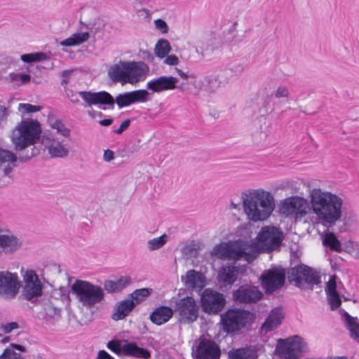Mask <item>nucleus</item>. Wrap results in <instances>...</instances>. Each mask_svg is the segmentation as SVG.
Masks as SVG:
<instances>
[{"mask_svg": "<svg viewBox=\"0 0 359 359\" xmlns=\"http://www.w3.org/2000/svg\"><path fill=\"white\" fill-rule=\"evenodd\" d=\"M201 302L205 313L217 314L223 309L226 299L222 293L207 288L201 294Z\"/></svg>", "mask_w": 359, "mask_h": 359, "instance_id": "obj_15", "label": "nucleus"}, {"mask_svg": "<svg viewBox=\"0 0 359 359\" xmlns=\"http://www.w3.org/2000/svg\"><path fill=\"white\" fill-rule=\"evenodd\" d=\"M178 79L174 76H161L153 79L147 83V88L154 93H161L165 90L180 88L176 84Z\"/></svg>", "mask_w": 359, "mask_h": 359, "instance_id": "obj_20", "label": "nucleus"}, {"mask_svg": "<svg viewBox=\"0 0 359 359\" xmlns=\"http://www.w3.org/2000/svg\"><path fill=\"white\" fill-rule=\"evenodd\" d=\"M344 317L346 328L350 332L351 337L359 342V323L357 318H353L344 311Z\"/></svg>", "mask_w": 359, "mask_h": 359, "instance_id": "obj_33", "label": "nucleus"}, {"mask_svg": "<svg viewBox=\"0 0 359 359\" xmlns=\"http://www.w3.org/2000/svg\"><path fill=\"white\" fill-rule=\"evenodd\" d=\"M70 93H71V94L67 93V96L70 99V101L74 104L78 103L79 102V100L78 99L76 95L75 94H74V93L72 91Z\"/></svg>", "mask_w": 359, "mask_h": 359, "instance_id": "obj_60", "label": "nucleus"}, {"mask_svg": "<svg viewBox=\"0 0 359 359\" xmlns=\"http://www.w3.org/2000/svg\"><path fill=\"white\" fill-rule=\"evenodd\" d=\"M154 23L156 29L160 30L162 33L165 34L168 32V26L163 20L157 19L155 20Z\"/></svg>", "mask_w": 359, "mask_h": 359, "instance_id": "obj_52", "label": "nucleus"}, {"mask_svg": "<svg viewBox=\"0 0 359 359\" xmlns=\"http://www.w3.org/2000/svg\"><path fill=\"white\" fill-rule=\"evenodd\" d=\"M283 233L273 226L262 227L255 243L257 250L255 252H271L279 247L282 242Z\"/></svg>", "mask_w": 359, "mask_h": 359, "instance_id": "obj_11", "label": "nucleus"}, {"mask_svg": "<svg viewBox=\"0 0 359 359\" xmlns=\"http://www.w3.org/2000/svg\"><path fill=\"white\" fill-rule=\"evenodd\" d=\"M325 292L327 293V295H330L333 294L338 293L337 291V283L335 280V276H332L330 278V279L328 280L326 285L325 287Z\"/></svg>", "mask_w": 359, "mask_h": 359, "instance_id": "obj_46", "label": "nucleus"}, {"mask_svg": "<svg viewBox=\"0 0 359 359\" xmlns=\"http://www.w3.org/2000/svg\"><path fill=\"white\" fill-rule=\"evenodd\" d=\"M21 60L25 62H32L42 60H46L48 57L44 53H34L29 54H23L20 57Z\"/></svg>", "mask_w": 359, "mask_h": 359, "instance_id": "obj_38", "label": "nucleus"}, {"mask_svg": "<svg viewBox=\"0 0 359 359\" xmlns=\"http://www.w3.org/2000/svg\"><path fill=\"white\" fill-rule=\"evenodd\" d=\"M18 327L19 325L16 322L8 323L1 326V328L5 333H10L11 331L18 329Z\"/></svg>", "mask_w": 359, "mask_h": 359, "instance_id": "obj_53", "label": "nucleus"}, {"mask_svg": "<svg viewBox=\"0 0 359 359\" xmlns=\"http://www.w3.org/2000/svg\"><path fill=\"white\" fill-rule=\"evenodd\" d=\"M123 345L120 341L112 340L108 342L107 347L114 353H122Z\"/></svg>", "mask_w": 359, "mask_h": 359, "instance_id": "obj_49", "label": "nucleus"}, {"mask_svg": "<svg viewBox=\"0 0 359 359\" xmlns=\"http://www.w3.org/2000/svg\"><path fill=\"white\" fill-rule=\"evenodd\" d=\"M130 123V120L129 118L125 120L121 123L119 128L117 130H115L114 132L116 134H121L125 130H126Z\"/></svg>", "mask_w": 359, "mask_h": 359, "instance_id": "obj_54", "label": "nucleus"}, {"mask_svg": "<svg viewBox=\"0 0 359 359\" xmlns=\"http://www.w3.org/2000/svg\"><path fill=\"white\" fill-rule=\"evenodd\" d=\"M21 282L16 273L0 271V299L12 300L19 292Z\"/></svg>", "mask_w": 359, "mask_h": 359, "instance_id": "obj_12", "label": "nucleus"}, {"mask_svg": "<svg viewBox=\"0 0 359 359\" xmlns=\"http://www.w3.org/2000/svg\"><path fill=\"white\" fill-rule=\"evenodd\" d=\"M205 81L209 84L210 88L215 89L221 86L220 84L218 83L216 74L207 76Z\"/></svg>", "mask_w": 359, "mask_h": 359, "instance_id": "obj_51", "label": "nucleus"}, {"mask_svg": "<svg viewBox=\"0 0 359 359\" xmlns=\"http://www.w3.org/2000/svg\"><path fill=\"white\" fill-rule=\"evenodd\" d=\"M72 72H73V70H72V69L65 70V71L62 72L61 76L63 77L64 79H67L68 77H69L72 75Z\"/></svg>", "mask_w": 359, "mask_h": 359, "instance_id": "obj_62", "label": "nucleus"}, {"mask_svg": "<svg viewBox=\"0 0 359 359\" xmlns=\"http://www.w3.org/2000/svg\"><path fill=\"white\" fill-rule=\"evenodd\" d=\"M53 128L56 129L58 133H60L64 137H68L70 134V130L65 128L64 124L60 120H55L53 123H50Z\"/></svg>", "mask_w": 359, "mask_h": 359, "instance_id": "obj_41", "label": "nucleus"}, {"mask_svg": "<svg viewBox=\"0 0 359 359\" xmlns=\"http://www.w3.org/2000/svg\"><path fill=\"white\" fill-rule=\"evenodd\" d=\"M283 318V316L280 309H273L262 325V331L266 333L276 329L280 325Z\"/></svg>", "mask_w": 359, "mask_h": 359, "instance_id": "obj_28", "label": "nucleus"}, {"mask_svg": "<svg viewBox=\"0 0 359 359\" xmlns=\"http://www.w3.org/2000/svg\"><path fill=\"white\" fill-rule=\"evenodd\" d=\"M79 95L84 102L83 107L89 108L87 113L92 118L96 116L102 118L104 116L102 112L94 110L92 108L93 105H108L111 109L114 108V98L107 91H79Z\"/></svg>", "mask_w": 359, "mask_h": 359, "instance_id": "obj_10", "label": "nucleus"}, {"mask_svg": "<svg viewBox=\"0 0 359 359\" xmlns=\"http://www.w3.org/2000/svg\"><path fill=\"white\" fill-rule=\"evenodd\" d=\"M0 359H24L22 355L14 351L13 348H6L0 355Z\"/></svg>", "mask_w": 359, "mask_h": 359, "instance_id": "obj_42", "label": "nucleus"}, {"mask_svg": "<svg viewBox=\"0 0 359 359\" xmlns=\"http://www.w3.org/2000/svg\"><path fill=\"white\" fill-rule=\"evenodd\" d=\"M262 293L253 285H243L233 293V299L241 304L255 303L261 299Z\"/></svg>", "mask_w": 359, "mask_h": 359, "instance_id": "obj_18", "label": "nucleus"}, {"mask_svg": "<svg viewBox=\"0 0 359 359\" xmlns=\"http://www.w3.org/2000/svg\"><path fill=\"white\" fill-rule=\"evenodd\" d=\"M248 244L238 241H228L216 245L211 254L222 259L239 260L245 257L248 262L253 260L257 255V252H248Z\"/></svg>", "mask_w": 359, "mask_h": 359, "instance_id": "obj_6", "label": "nucleus"}, {"mask_svg": "<svg viewBox=\"0 0 359 359\" xmlns=\"http://www.w3.org/2000/svg\"><path fill=\"white\" fill-rule=\"evenodd\" d=\"M327 297L332 310L338 309L341 303L339 294L336 293L328 295Z\"/></svg>", "mask_w": 359, "mask_h": 359, "instance_id": "obj_48", "label": "nucleus"}, {"mask_svg": "<svg viewBox=\"0 0 359 359\" xmlns=\"http://www.w3.org/2000/svg\"><path fill=\"white\" fill-rule=\"evenodd\" d=\"M260 280L266 293L271 294L285 284V270L282 268L266 270L261 276Z\"/></svg>", "mask_w": 359, "mask_h": 359, "instance_id": "obj_16", "label": "nucleus"}, {"mask_svg": "<svg viewBox=\"0 0 359 359\" xmlns=\"http://www.w3.org/2000/svg\"><path fill=\"white\" fill-rule=\"evenodd\" d=\"M252 314L243 309H229L220 316L222 330L226 334H236L252 320Z\"/></svg>", "mask_w": 359, "mask_h": 359, "instance_id": "obj_7", "label": "nucleus"}, {"mask_svg": "<svg viewBox=\"0 0 359 359\" xmlns=\"http://www.w3.org/2000/svg\"><path fill=\"white\" fill-rule=\"evenodd\" d=\"M182 280L186 287L196 291H201L205 286V276L194 269L188 271L185 277L182 276Z\"/></svg>", "mask_w": 359, "mask_h": 359, "instance_id": "obj_23", "label": "nucleus"}, {"mask_svg": "<svg viewBox=\"0 0 359 359\" xmlns=\"http://www.w3.org/2000/svg\"><path fill=\"white\" fill-rule=\"evenodd\" d=\"M237 272L234 266L222 267L218 273V281L225 286L231 285L237 279Z\"/></svg>", "mask_w": 359, "mask_h": 359, "instance_id": "obj_30", "label": "nucleus"}, {"mask_svg": "<svg viewBox=\"0 0 359 359\" xmlns=\"http://www.w3.org/2000/svg\"><path fill=\"white\" fill-rule=\"evenodd\" d=\"M244 65L241 62H233L229 65V70L235 75H241L244 71Z\"/></svg>", "mask_w": 359, "mask_h": 359, "instance_id": "obj_44", "label": "nucleus"}, {"mask_svg": "<svg viewBox=\"0 0 359 359\" xmlns=\"http://www.w3.org/2000/svg\"><path fill=\"white\" fill-rule=\"evenodd\" d=\"M17 157L10 151L0 147V164L6 162H15Z\"/></svg>", "mask_w": 359, "mask_h": 359, "instance_id": "obj_40", "label": "nucleus"}, {"mask_svg": "<svg viewBox=\"0 0 359 359\" xmlns=\"http://www.w3.org/2000/svg\"><path fill=\"white\" fill-rule=\"evenodd\" d=\"M175 311L181 324H190L198 319L199 307L193 297H186L175 302Z\"/></svg>", "mask_w": 359, "mask_h": 359, "instance_id": "obj_13", "label": "nucleus"}, {"mask_svg": "<svg viewBox=\"0 0 359 359\" xmlns=\"http://www.w3.org/2000/svg\"><path fill=\"white\" fill-rule=\"evenodd\" d=\"M288 279L302 289L312 290L314 285L321 283L318 272L304 264L292 268L288 272Z\"/></svg>", "mask_w": 359, "mask_h": 359, "instance_id": "obj_9", "label": "nucleus"}, {"mask_svg": "<svg viewBox=\"0 0 359 359\" xmlns=\"http://www.w3.org/2000/svg\"><path fill=\"white\" fill-rule=\"evenodd\" d=\"M41 107L38 105H33L29 103H20L18 106L20 111L26 113H33L41 110Z\"/></svg>", "mask_w": 359, "mask_h": 359, "instance_id": "obj_43", "label": "nucleus"}, {"mask_svg": "<svg viewBox=\"0 0 359 359\" xmlns=\"http://www.w3.org/2000/svg\"><path fill=\"white\" fill-rule=\"evenodd\" d=\"M328 359H348L346 356H335V357H331Z\"/></svg>", "mask_w": 359, "mask_h": 359, "instance_id": "obj_64", "label": "nucleus"}, {"mask_svg": "<svg viewBox=\"0 0 359 359\" xmlns=\"http://www.w3.org/2000/svg\"><path fill=\"white\" fill-rule=\"evenodd\" d=\"M196 359H219L220 349L213 341L202 339L196 351Z\"/></svg>", "mask_w": 359, "mask_h": 359, "instance_id": "obj_21", "label": "nucleus"}, {"mask_svg": "<svg viewBox=\"0 0 359 359\" xmlns=\"http://www.w3.org/2000/svg\"><path fill=\"white\" fill-rule=\"evenodd\" d=\"M308 208L307 201L302 197H291L286 198L282 204V211L287 215H294L297 218L306 215Z\"/></svg>", "mask_w": 359, "mask_h": 359, "instance_id": "obj_17", "label": "nucleus"}, {"mask_svg": "<svg viewBox=\"0 0 359 359\" xmlns=\"http://www.w3.org/2000/svg\"><path fill=\"white\" fill-rule=\"evenodd\" d=\"M114 158V151L110 149H107L104 152L103 159L106 162H109Z\"/></svg>", "mask_w": 359, "mask_h": 359, "instance_id": "obj_56", "label": "nucleus"}, {"mask_svg": "<svg viewBox=\"0 0 359 359\" xmlns=\"http://www.w3.org/2000/svg\"><path fill=\"white\" fill-rule=\"evenodd\" d=\"M176 71L178 74V75L182 77V79H187L189 76L187 74V73H185L182 70H181L180 69H178V68H176Z\"/></svg>", "mask_w": 359, "mask_h": 359, "instance_id": "obj_63", "label": "nucleus"}, {"mask_svg": "<svg viewBox=\"0 0 359 359\" xmlns=\"http://www.w3.org/2000/svg\"><path fill=\"white\" fill-rule=\"evenodd\" d=\"M275 351L281 359H298L304 353L308 352V347L303 338L294 335L278 339Z\"/></svg>", "mask_w": 359, "mask_h": 359, "instance_id": "obj_8", "label": "nucleus"}, {"mask_svg": "<svg viewBox=\"0 0 359 359\" xmlns=\"http://www.w3.org/2000/svg\"><path fill=\"white\" fill-rule=\"evenodd\" d=\"M164 62L167 65H175L178 64L179 60L176 55H170L167 56Z\"/></svg>", "mask_w": 359, "mask_h": 359, "instance_id": "obj_55", "label": "nucleus"}, {"mask_svg": "<svg viewBox=\"0 0 359 359\" xmlns=\"http://www.w3.org/2000/svg\"><path fill=\"white\" fill-rule=\"evenodd\" d=\"M44 311L46 314L50 316H59L60 313V309L54 306L52 304L49 303L45 305Z\"/></svg>", "mask_w": 359, "mask_h": 359, "instance_id": "obj_50", "label": "nucleus"}, {"mask_svg": "<svg viewBox=\"0 0 359 359\" xmlns=\"http://www.w3.org/2000/svg\"><path fill=\"white\" fill-rule=\"evenodd\" d=\"M9 78L12 82L15 83L18 86L23 85L30 81L31 77L27 74H20L12 72L9 74Z\"/></svg>", "mask_w": 359, "mask_h": 359, "instance_id": "obj_39", "label": "nucleus"}, {"mask_svg": "<svg viewBox=\"0 0 359 359\" xmlns=\"http://www.w3.org/2000/svg\"><path fill=\"white\" fill-rule=\"evenodd\" d=\"M21 245L22 243L16 236L13 234L0 235V254L13 252L18 250Z\"/></svg>", "mask_w": 359, "mask_h": 359, "instance_id": "obj_24", "label": "nucleus"}, {"mask_svg": "<svg viewBox=\"0 0 359 359\" xmlns=\"http://www.w3.org/2000/svg\"><path fill=\"white\" fill-rule=\"evenodd\" d=\"M130 283V277L121 276L116 280H106L104 282V289L109 293H116L122 291Z\"/></svg>", "mask_w": 359, "mask_h": 359, "instance_id": "obj_29", "label": "nucleus"}, {"mask_svg": "<svg viewBox=\"0 0 359 359\" xmlns=\"http://www.w3.org/2000/svg\"><path fill=\"white\" fill-rule=\"evenodd\" d=\"M71 290L79 303L88 309L102 303L104 299L105 294L102 287L87 280H76Z\"/></svg>", "mask_w": 359, "mask_h": 359, "instance_id": "obj_5", "label": "nucleus"}, {"mask_svg": "<svg viewBox=\"0 0 359 359\" xmlns=\"http://www.w3.org/2000/svg\"><path fill=\"white\" fill-rule=\"evenodd\" d=\"M89 38L90 34L88 32L74 33L70 37L61 41L60 45L62 46H79L87 41Z\"/></svg>", "mask_w": 359, "mask_h": 359, "instance_id": "obj_32", "label": "nucleus"}, {"mask_svg": "<svg viewBox=\"0 0 359 359\" xmlns=\"http://www.w3.org/2000/svg\"><path fill=\"white\" fill-rule=\"evenodd\" d=\"M8 116L7 108L3 105H0V121H4Z\"/></svg>", "mask_w": 359, "mask_h": 359, "instance_id": "obj_57", "label": "nucleus"}, {"mask_svg": "<svg viewBox=\"0 0 359 359\" xmlns=\"http://www.w3.org/2000/svg\"><path fill=\"white\" fill-rule=\"evenodd\" d=\"M97 359H114L107 351L101 350L97 353Z\"/></svg>", "mask_w": 359, "mask_h": 359, "instance_id": "obj_58", "label": "nucleus"}, {"mask_svg": "<svg viewBox=\"0 0 359 359\" xmlns=\"http://www.w3.org/2000/svg\"><path fill=\"white\" fill-rule=\"evenodd\" d=\"M173 316V310L167 306L156 308L150 314V320L156 325H161L170 320Z\"/></svg>", "mask_w": 359, "mask_h": 359, "instance_id": "obj_26", "label": "nucleus"}, {"mask_svg": "<svg viewBox=\"0 0 359 359\" xmlns=\"http://www.w3.org/2000/svg\"><path fill=\"white\" fill-rule=\"evenodd\" d=\"M42 143L47 148L51 157L64 158L69 154V149L62 142L55 139H50L46 135L42 136Z\"/></svg>", "mask_w": 359, "mask_h": 359, "instance_id": "obj_22", "label": "nucleus"}, {"mask_svg": "<svg viewBox=\"0 0 359 359\" xmlns=\"http://www.w3.org/2000/svg\"><path fill=\"white\" fill-rule=\"evenodd\" d=\"M311 210L319 222L325 226H332L342 215L343 200L330 191L314 188L310 191Z\"/></svg>", "mask_w": 359, "mask_h": 359, "instance_id": "obj_1", "label": "nucleus"}, {"mask_svg": "<svg viewBox=\"0 0 359 359\" xmlns=\"http://www.w3.org/2000/svg\"><path fill=\"white\" fill-rule=\"evenodd\" d=\"M10 346L12 347L13 348H15V349L22 351V352H25L26 351V348L20 344H11Z\"/></svg>", "mask_w": 359, "mask_h": 359, "instance_id": "obj_61", "label": "nucleus"}, {"mask_svg": "<svg viewBox=\"0 0 359 359\" xmlns=\"http://www.w3.org/2000/svg\"><path fill=\"white\" fill-rule=\"evenodd\" d=\"M24 285L21 292L23 299L34 302L35 299L41 297L43 292V284L36 273L27 271L24 276Z\"/></svg>", "mask_w": 359, "mask_h": 359, "instance_id": "obj_14", "label": "nucleus"}, {"mask_svg": "<svg viewBox=\"0 0 359 359\" xmlns=\"http://www.w3.org/2000/svg\"><path fill=\"white\" fill-rule=\"evenodd\" d=\"M148 70L149 67L144 62L120 61L109 69L108 74L114 82L135 84L142 79Z\"/></svg>", "mask_w": 359, "mask_h": 359, "instance_id": "obj_4", "label": "nucleus"}, {"mask_svg": "<svg viewBox=\"0 0 359 359\" xmlns=\"http://www.w3.org/2000/svg\"><path fill=\"white\" fill-rule=\"evenodd\" d=\"M122 353L126 356H133L144 359L151 357L150 352L144 348L137 346L135 342L126 343L123 345Z\"/></svg>", "mask_w": 359, "mask_h": 359, "instance_id": "obj_27", "label": "nucleus"}, {"mask_svg": "<svg viewBox=\"0 0 359 359\" xmlns=\"http://www.w3.org/2000/svg\"><path fill=\"white\" fill-rule=\"evenodd\" d=\"M114 120L112 118L103 119L99 121V123L103 126H109L113 123Z\"/></svg>", "mask_w": 359, "mask_h": 359, "instance_id": "obj_59", "label": "nucleus"}, {"mask_svg": "<svg viewBox=\"0 0 359 359\" xmlns=\"http://www.w3.org/2000/svg\"><path fill=\"white\" fill-rule=\"evenodd\" d=\"M218 83L221 86H224L229 83V75L227 69L221 70L219 73L216 74Z\"/></svg>", "mask_w": 359, "mask_h": 359, "instance_id": "obj_45", "label": "nucleus"}, {"mask_svg": "<svg viewBox=\"0 0 359 359\" xmlns=\"http://www.w3.org/2000/svg\"><path fill=\"white\" fill-rule=\"evenodd\" d=\"M41 134V125L34 120H23L13 130L11 141L15 149L20 152L19 159L21 162H26L38 154L35 147L27 151L25 149L36 143Z\"/></svg>", "mask_w": 359, "mask_h": 359, "instance_id": "obj_2", "label": "nucleus"}, {"mask_svg": "<svg viewBox=\"0 0 359 359\" xmlns=\"http://www.w3.org/2000/svg\"><path fill=\"white\" fill-rule=\"evenodd\" d=\"M289 90L287 86L281 85L273 92L276 98H286L289 96Z\"/></svg>", "mask_w": 359, "mask_h": 359, "instance_id": "obj_47", "label": "nucleus"}, {"mask_svg": "<svg viewBox=\"0 0 359 359\" xmlns=\"http://www.w3.org/2000/svg\"><path fill=\"white\" fill-rule=\"evenodd\" d=\"M153 292L151 288H140L134 290L131 294H129L130 299H133L135 303V306L140 302H143L147 297H148Z\"/></svg>", "mask_w": 359, "mask_h": 359, "instance_id": "obj_35", "label": "nucleus"}, {"mask_svg": "<svg viewBox=\"0 0 359 359\" xmlns=\"http://www.w3.org/2000/svg\"><path fill=\"white\" fill-rule=\"evenodd\" d=\"M228 354L229 359H257L258 357L257 348L252 346L232 349Z\"/></svg>", "mask_w": 359, "mask_h": 359, "instance_id": "obj_31", "label": "nucleus"}, {"mask_svg": "<svg viewBox=\"0 0 359 359\" xmlns=\"http://www.w3.org/2000/svg\"><path fill=\"white\" fill-rule=\"evenodd\" d=\"M170 49V43L166 39H160L155 46L156 55L160 58L165 57Z\"/></svg>", "mask_w": 359, "mask_h": 359, "instance_id": "obj_36", "label": "nucleus"}, {"mask_svg": "<svg viewBox=\"0 0 359 359\" xmlns=\"http://www.w3.org/2000/svg\"><path fill=\"white\" fill-rule=\"evenodd\" d=\"M149 93L147 90H136L130 92L118 94L114 103L116 102L119 108L128 107L137 102H145Z\"/></svg>", "mask_w": 359, "mask_h": 359, "instance_id": "obj_19", "label": "nucleus"}, {"mask_svg": "<svg viewBox=\"0 0 359 359\" xmlns=\"http://www.w3.org/2000/svg\"><path fill=\"white\" fill-rule=\"evenodd\" d=\"M167 235L163 234L159 237L154 238L147 241V248L153 251L162 248L167 242Z\"/></svg>", "mask_w": 359, "mask_h": 359, "instance_id": "obj_37", "label": "nucleus"}, {"mask_svg": "<svg viewBox=\"0 0 359 359\" xmlns=\"http://www.w3.org/2000/svg\"><path fill=\"white\" fill-rule=\"evenodd\" d=\"M242 201L245 213L253 222L266 219L275 208L273 195L262 189H250L243 192Z\"/></svg>", "mask_w": 359, "mask_h": 359, "instance_id": "obj_3", "label": "nucleus"}, {"mask_svg": "<svg viewBox=\"0 0 359 359\" xmlns=\"http://www.w3.org/2000/svg\"><path fill=\"white\" fill-rule=\"evenodd\" d=\"M323 244L330 250L340 252L342 251L340 241L332 232L326 233L323 238Z\"/></svg>", "mask_w": 359, "mask_h": 359, "instance_id": "obj_34", "label": "nucleus"}, {"mask_svg": "<svg viewBox=\"0 0 359 359\" xmlns=\"http://www.w3.org/2000/svg\"><path fill=\"white\" fill-rule=\"evenodd\" d=\"M135 307V303L133 299H126L118 302L111 315L114 320L118 321L124 319Z\"/></svg>", "mask_w": 359, "mask_h": 359, "instance_id": "obj_25", "label": "nucleus"}]
</instances>
